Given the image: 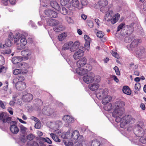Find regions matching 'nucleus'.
I'll return each instance as SVG.
<instances>
[{"label":"nucleus","mask_w":146,"mask_h":146,"mask_svg":"<svg viewBox=\"0 0 146 146\" xmlns=\"http://www.w3.org/2000/svg\"><path fill=\"white\" fill-rule=\"evenodd\" d=\"M80 45V43L78 41H75L74 44L72 45L71 47L70 48V50L72 52L75 51L77 49L79 48Z\"/></svg>","instance_id":"nucleus-25"},{"label":"nucleus","mask_w":146,"mask_h":146,"mask_svg":"<svg viewBox=\"0 0 146 146\" xmlns=\"http://www.w3.org/2000/svg\"><path fill=\"white\" fill-rule=\"evenodd\" d=\"M87 60L85 57L82 58L79 60L77 62V65L78 67H82L87 64Z\"/></svg>","instance_id":"nucleus-12"},{"label":"nucleus","mask_w":146,"mask_h":146,"mask_svg":"<svg viewBox=\"0 0 146 146\" xmlns=\"http://www.w3.org/2000/svg\"><path fill=\"white\" fill-rule=\"evenodd\" d=\"M84 48L80 47L73 55V57L74 59L77 60L82 57L84 55Z\"/></svg>","instance_id":"nucleus-4"},{"label":"nucleus","mask_w":146,"mask_h":146,"mask_svg":"<svg viewBox=\"0 0 146 146\" xmlns=\"http://www.w3.org/2000/svg\"><path fill=\"white\" fill-rule=\"evenodd\" d=\"M113 11L112 10H110L106 13L104 19L106 21H110L111 18V14H112Z\"/></svg>","instance_id":"nucleus-32"},{"label":"nucleus","mask_w":146,"mask_h":146,"mask_svg":"<svg viewBox=\"0 0 146 146\" xmlns=\"http://www.w3.org/2000/svg\"><path fill=\"white\" fill-rule=\"evenodd\" d=\"M72 4L74 7L77 8L79 7V2L78 0H72Z\"/></svg>","instance_id":"nucleus-42"},{"label":"nucleus","mask_w":146,"mask_h":146,"mask_svg":"<svg viewBox=\"0 0 146 146\" xmlns=\"http://www.w3.org/2000/svg\"><path fill=\"white\" fill-rule=\"evenodd\" d=\"M141 42V39H135L132 42L131 45L133 47L137 46L138 44Z\"/></svg>","instance_id":"nucleus-35"},{"label":"nucleus","mask_w":146,"mask_h":146,"mask_svg":"<svg viewBox=\"0 0 146 146\" xmlns=\"http://www.w3.org/2000/svg\"><path fill=\"white\" fill-rule=\"evenodd\" d=\"M50 4L52 7L56 10L60 9V6L55 0H50Z\"/></svg>","instance_id":"nucleus-22"},{"label":"nucleus","mask_w":146,"mask_h":146,"mask_svg":"<svg viewBox=\"0 0 146 146\" xmlns=\"http://www.w3.org/2000/svg\"><path fill=\"white\" fill-rule=\"evenodd\" d=\"M62 119L64 121L67 123H71L73 122L74 121V119L72 116L67 115L64 116L62 118Z\"/></svg>","instance_id":"nucleus-17"},{"label":"nucleus","mask_w":146,"mask_h":146,"mask_svg":"<svg viewBox=\"0 0 146 146\" xmlns=\"http://www.w3.org/2000/svg\"><path fill=\"white\" fill-rule=\"evenodd\" d=\"M123 121L120 124L121 128H125L126 125L127 124H132L134 123L135 120L131 115H125L122 117Z\"/></svg>","instance_id":"nucleus-1"},{"label":"nucleus","mask_w":146,"mask_h":146,"mask_svg":"<svg viewBox=\"0 0 146 146\" xmlns=\"http://www.w3.org/2000/svg\"><path fill=\"white\" fill-rule=\"evenodd\" d=\"M139 141L143 144L146 143V136L145 137L141 136L139 139Z\"/></svg>","instance_id":"nucleus-55"},{"label":"nucleus","mask_w":146,"mask_h":146,"mask_svg":"<svg viewBox=\"0 0 146 146\" xmlns=\"http://www.w3.org/2000/svg\"><path fill=\"white\" fill-rule=\"evenodd\" d=\"M22 60V57H14L12 58V61L14 64H17L21 62Z\"/></svg>","instance_id":"nucleus-26"},{"label":"nucleus","mask_w":146,"mask_h":146,"mask_svg":"<svg viewBox=\"0 0 146 146\" xmlns=\"http://www.w3.org/2000/svg\"><path fill=\"white\" fill-rule=\"evenodd\" d=\"M125 105V102L122 101H119L116 102L115 105V108L119 109L122 110H124V108H123Z\"/></svg>","instance_id":"nucleus-18"},{"label":"nucleus","mask_w":146,"mask_h":146,"mask_svg":"<svg viewBox=\"0 0 146 146\" xmlns=\"http://www.w3.org/2000/svg\"><path fill=\"white\" fill-rule=\"evenodd\" d=\"M28 72V71L25 70V72L21 69H16L13 71V73L15 75H19L21 74H26Z\"/></svg>","instance_id":"nucleus-29"},{"label":"nucleus","mask_w":146,"mask_h":146,"mask_svg":"<svg viewBox=\"0 0 146 146\" xmlns=\"http://www.w3.org/2000/svg\"><path fill=\"white\" fill-rule=\"evenodd\" d=\"M96 35L98 37L100 38H102L104 35V33L102 31H100L97 33Z\"/></svg>","instance_id":"nucleus-51"},{"label":"nucleus","mask_w":146,"mask_h":146,"mask_svg":"<svg viewBox=\"0 0 146 146\" xmlns=\"http://www.w3.org/2000/svg\"><path fill=\"white\" fill-rule=\"evenodd\" d=\"M5 60L4 57L0 55V66L2 67L5 63Z\"/></svg>","instance_id":"nucleus-50"},{"label":"nucleus","mask_w":146,"mask_h":146,"mask_svg":"<svg viewBox=\"0 0 146 146\" xmlns=\"http://www.w3.org/2000/svg\"><path fill=\"white\" fill-rule=\"evenodd\" d=\"M65 19L67 22L69 23H72V20L70 17H65Z\"/></svg>","instance_id":"nucleus-64"},{"label":"nucleus","mask_w":146,"mask_h":146,"mask_svg":"<svg viewBox=\"0 0 146 146\" xmlns=\"http://www.w3.org/2000/svg\"><path fill=\"white\" fill-rule=\"evenodd\" d=\"M84 81L86 83L88 84L92 82L95 80L93 76L90 75H86L83 77Z\"/></svg>","instance_id":"nucleus-11"},{"label":"nucleus","mask_w":146,"mask_h":146,"mask_svg":"<svg viewBox=\"0 0 146 146\" xmlns=\"http://www.w3.org/2000/svg\"><path fill=\"white\" fill-rule=\"evenodd\" d=\"M120 17V15L118 13L115 14L111 17L110 21L111 23L113 24L116 23L118 21Z\"/></svg>","instance_id":"nucleus-24"},{"label":"nucleus","mask_w":146,"mask_h":146,"mask_svg":"<svg viewBox=\"0 0 146 146\" xmlns=\"http://www.w3.org/2000/svg\"><path fill=\"white\" fill-rule=\"evenodd\" d=\"M33 95L30 93H27L23 95L22 96V100L25 102H30L33 100Z\"/></svg>","instance_id":"nucleus-8"},{"label":"nucleus","mask_w":146,"mask_h":146,"mask_svg":"<svg viewBox=\"0 0 146 146\" xmlns=\"http://www.w3.org/2000/svg\"><path fill=\"white\" fill-rule=\"evenodd\" d=\"M63 142L66 146H73V143L71 141L67 142L63 140Z\"/></svg>","instance_id":"nucleus-53"},{"label":"nucleus","mask_w":146,"mask_h":146,"mask_svg":"<svg viewBox=\"0 0 146 146\" xmlns=\"http://www.w3.org/2000/svg\"><path fill=\"white\" fill-rule=\"evenodd\" d=\"M98 4L100 7V11H102V8H105L108 4V1L106 0H100L98 2Z\"/></svg>","instance_id":"nucleus-21"},{"label":"nucleus","mask_w":146,"mask_h":146,"mask_svg":"<svg viewBox=\"0 0 146 146\" xmlns=\"http://www.w3.org/2000/svg\"><path fill=\"white\" fill-rule=\"evenodd\" d=\"M42 140L43 141H45L46 142L48 143L51 144L52 143V141H51L48 138L46 137V138H42Z\"/></svg>","instance_id":"nucleus-60"},{"label":"nucleus","mask_w":146,"mask_h":146,"mask_svg":"<svg viewBox=\"0 0 146 146\" xmlns=\"http://www.w3.org/2000/svg\"><path fill=\"white\" fill-rule=\"evenodd\" d=\"M8 38V39L11 40H13L14 36L13 34L12 33H9Z\"/></svg>","instance_id":"nucleus-63"},{"label":"nucleus","mask_w":146,"mask_h":146,"mask_svg":"<svg viewBox=\"0 0 146 146\" xmlns=\"http://www.w3.org/2000/svg\"><path fill=\"white\" fill-rule=\"evenodd\" d=\"M84 70L86 71V73H87L88 72L91 70L92 68V67L91 66L88 64H87L86 66L84 67Z\"/></svg>","instance_id":"nucleus-43"},{"label":"nucleus","mask_w":146,"mask_h":146,"mask_svg":"<svg viewBox=\"0 0 146 146\" xmlns=\"http://www.w3.org/2000/svg\"><path fill=\"white\" fill-rule=\"evenodd\" d=\"M125 23H122L120 24L117 27V31H119L121 29H123V30H124V27L125 26Z\"/></svg>","instance_id":"nucleus-49"},{"label":"nucleus","mask_w":146,"mask_h":146,"mask_svg":"<svg viewBox=\"0 0 146 146\" xmlns=\"http://www.w3.org/2000/svg\"><path fill=\"white\" fill-rule=\"evenodd\" d=\"M100 142L97 141L93 140L91 146H100Z\"/></svg>","instance_id":"nucleus-52"},{"label":"nucleus","mask_w":146,"mask_h":146,"mask_svg":"<svg viewBox=\"0 0 146 146\" xmlns=\"http://www.w3.org/2000/svg\"><path fill=\"white\" fill-rule=\"evenodd\" d=\"M99 87V85L97 83L90 84L88 86L89 88L93 91H95L97 90Z\"/></svg>","instance_id":"nucleus-27"},{"label":"nucleus","mask_w":146,"mask_h":146,"mask_svg":"<svg viewBox=\"0 0 146 146\" xmlns=\"http://www.w3.org/2000/svg\"><path fill=\"white\" fill-rule=\"evenodd\" d=\"M35 104L38 106H42L43 104V102L40 99H36L35 100Z\"/></svg>","instance_id":"nucleus-47"},{"label":"nucleus","mask_w":146,"mask_h":146,"mask_svg":"<svg viewBox=\"0 0 146 146\" xmlns=\"http://www.w3.org/2000/svg\"><path fill=\"white\" fill-rule=\"evenodd\" d=\"M133 24H131L130 25H127L124 27L125 33L127 35L131 34L133 31L134 29L133 27Z\"/></svg>","instance_id":"nucleus-13"},{"label":"nucleus","mask_w":146,"mask_h":146,"mask_svg":"<svg viewBox=\"0 0 146 146\" xmlns=\"http://www.w3.org/2000/svg\"><path fill=\"white\" fill-rule=\"evenodd\" d=\"M135 89L137 91H139L141 88V84L140 83L137 82L134 86Z\"/></svg>","instance_id":"nucleus-54"},{"label":"nucleus","mask_w":146,"mask_h":146,"mask_svg":"<svg viewBox=\"0 0 146 146\" xmlns=\"http://www.w3.org/2000/svg\"><path fill=\"white\" fill-rule=\"evenodd\" d=\"M112 98L110 96H107L102 99V103L104 105H105L110 102Z\"/></svg>","instance_id":"nucleus-33"},{"label":"nucleus","mask_w":146,"mask_h":146,"mask_svg":"<svg viewBox=\"0 0 146 146\" xmlns=\"http://www.w3.org/2000/svg\"><path fill=\"white\" fill-rule=\"evenodd\" d=\"M134 134L137 137H141L145 135L144 130L139 124L137 125L133 130Z\"/></svg>","instance_id":"nucleus-3"},{"label":"nucleus","mask_w":146,"mask_h":146,"mask_svg":"<svg viewBox=\"0 0 146 146\" xmlns=\"http://www.w3.org/2000/svg\"><path fill=\"white\" fill-rule=\"evenodd\" d=\"M54 30L56 32H59L62 31L63 29V26L62 25H60L54 28Z\"/></svg>","instance_id":"nucleus-45"},{"label":"nucleus","mask_w":146,"mask_h":146,"mask_svg":"<svg viewBox=\"0 0 146 146\" xmlns=\"http://www.w3.org/2000/svg\"><path fill=\"white\" fill-rule=\"evenodd\" d=\"M16 89L18 90H23L26 87V85L24 82H18L16 84Z\"/></svg>","instance_id":"nucleus-10"},{"label":"nucleus","mask_w":146,"mask_h":146,"mask_svg":"<svg viewBox=\"0 0 146 146\" xmlns=\"http://www.w3.org/2000/svg\"><path fill=\"white\" fill-rule=\"evenodd\" d=\"M10 129V131L12 133L16 134L19 131V129L17 125V123L15 121H13L11 123Z\"/></svg>","instance_id":"nucleus-6"},{"label":"nucleus","mask_w":146,"mask_h":146,"mask_svg":"<svg viewBox=\"0 0 146 146\" xmlns=\"http://www.w3.org/2000/svg\"><path fill=\"white\" fill-rule=\"evenodd\" d=\"M45 15L50 18H56L58 13L56 11L51 9H47L44 11Z\"/></svg>","instance_id":"nucleus-7"},{"label":"nucleus","mask_w":146,"mask_h":146,"mask_svg":"<svg viewBox=\"0 0 146 146\" xmlns=\"http://www.w3.org/2000/svg\"><path fill=\"white\" fill-rule=\"evenodd\" d=\"M81 3L82 5H86L88 3V2L87 0H81Z\"/></svg>","instance_id":"nucleus-61"},{"label":"nucleus","mask_w":146,"mask_h":146,"mask_svg":"<svg viewBox=\"0 0 146 146\" xmlns=\"http://www.w3.org/2000/svg\"><path fill=\"white\" fill-rule=\"evenodd\" d=\"M65 134H66V139H71V134L70 133V131H68Z\"/></svg>","instance_id":"nucleus-62"},{"label":"nucleus","mask_w":146,"mask_h":146,"mask_svg":"<svg viewBox=\"0 0 146 146\" xmlns=\"http://www.w3.org/2000/svg\"><path fill=\"white\" fill-rule=\"evenodd\" d=\"M27 144L29 146H39L37 143L35 141H29L27 143Z\"/></svg>","instance_id":"nucleus-44"},{"label":"nucleus","mask_w":146,"mask_h":146,"mask_svg":"<svg viewBox=\"0 0 146 146\" xmlns=\"http://www.w3.org/2000/svg\"><path fill=\"white\" fill-rule=\"evenodd\" d=\"M47 24L48 25L54 26L58 25L59 21L58 20L51 19H47L46 20Z\"/></svg>","instance_id":"nucleus-15"},{"label":"nucleus","mask_w":146,"mask_h":146,"mask_svg":"<svg viewBox=\"0 0 146 146\" xmlns=\"http://www.w3.org/2000/svg\"><path fill=\"white\" fill-rule=\"evenodd\" d=\"M122 91L124 93L127 95L131 94V90L127 86H124L123 88Z\"/></svg>","instance_id":"nucleus-28"},{"label":"nucleus","mask_w":146,"mask_h":146,"mask_svg":"<svg viewBox=\"0 0 146 146\" xmlns=\"http://www.w3.org/2000/svg\"><path fill=\"white\" fill-rule=\"evenodd\" d=\"M145 52V49L143 47H139L136 50L135 55L137 57H139L143 54Z\"/></svg>","instance_id":"nucleus-16"},{"label":"nucleus","mask_w":146,"mask_h":146,"mask_svg":"<svg viewBox=\"0 0 146 146\" xmlns=\"http://www.w3.org/2000/svg\"><path fill=\"white\" fill-rule=\"evenodd\" d=\"M12 118L9 117L5 112H2L0 113V120L4 123H9L11 121Z\"/></svg>","instance_id":"nucleus-5"},{"label":"nucleus","mask_w":146,"mask_h":146,"mask_svg":"<svg viewBox=\"0 0 146 146\" xmlns=\"http://www.w3.org/2000/svg\"><path fill=\"white\" fill-rule=\"evenodd\" d=\"M4 50H3L4 53L7 54H9L11 52V50L9 47H5L3 48Z\"/></svg>","instance_id":"nucleus-48"},{"label":"nucleus","mask_w":146,"mask_h":146,"mask_svg":"<svg viewBox=\"0 0 146 146\" xmlns=\"http://www.w3.org/2000/svg\"><path fill=\"white\" fill-rule=\"evenodd\" d=\"M84 38L86 41L84 45L85 47V48L88 50L90 48V44L91 42V38L89 36L86 35H84Z\"/></svg>","instance_id":"nucleus-14"},{"label":"nucleus","mask_w":146,"mask_h":146,"mask_svg":"<svg viewBox=\"0 0 146 146\" xmlns=\"http://www.w3.org/2000/svg\"><path fill=\"white\" fill-rule=\"evenodd\" d=\"M105 91L103 89H100L96 94L97 97L99 99H101L105 96Z\"/></svg>","instance_id":"nucleus-23"},{"label":"nucleus","mask_w":146,"mask_h":146,"mask_svg":"<svg viewBox=\"0 0 146 146\" xmlns=\"http://www.w3.org/2000/svg\"><path fill=\"white\" fill-rule=\"evenodd\" d=\"M124 110L115 108V109L112 113V116L113 117L121 116L124 113Z\"/></svg>","instance_id":"nucleus-9"},{"label":"nucleus","mask_w":146,"mask_h":146,"mask_svg":"<svg viewBox=\"0 0 146 146\" xmlns=\"http://www.w3.org/2000/svg\"><path fill=\"white\" fill-rule=\"evenodd\" d=\"M60 4L62 6L68 5L70 4V0H60Z\"/></svg>","instance_id":"nucleus-37"},{"label":"nucleus","mask_w":146,"mask_h":146,"mask_svg":"<svg viewBox=\"0 0 146 146\" xmlns=\"http://www.w3.org/2000/svg\"><path fill=\"white\" fill-rule=\"evenodd\" d=\"M20 129L21 132L22 133H24L26 131L27 128L23 125L20 126Z\"/></svg>","instance_id":"nucleus-57"},{"label":"nucleus","mask_w":146,"mask_h":146,"mask_svg":"<svg viewBox=\"0 0 146 146\" xmlns=\"http://www.w3.org/2000/svg\"><path fill=\"white\" fill-rule=\"evenodd\" d=\"M20 139L21 141L25 143L26 142L27 140V137L24 135H23L20 137Z\"/></svg>","instance_id":"nucleus-56"},{"label":"nucleus","mask_w":146,"mask_h":146,"mask_svg":"<svg viewBox=\"0 0 146 146\" xmlns=\"http://www.w3.org/2000/svg\"><path fill=\"white\" fill-rule=\"evenodd\" d=\"M73 42L72 41L68 42L64 44L62 47V50H65L68 49L72 44Z\"/></svg>","instance_id":"nucleus-30"},{"label":"nucleus","mask_w":146,"mask_h":146,"mask_svg":"<svg viewBox=\"0 0 146 146\" xmlns=\"http://www.w3.org/2000/svg\"><path fill=\"white\" fill-rule=\"evenodd\" d=\"M11 40L7 39L5 42V45H3V48H4L5 47H10L11 46L12 42H11Z\"/></svg>","instance_id":"nucleus-39"},{"label":"nucleus","mask_w":146,"mask_h":146,"mask_svg":"<svg viewBox=\"0 0 146 146\" xmlns=\"http://www.w3.org/2000/svg\"><path fill=\"white\" fill-rule=\"evenodd\" d=\"M27 139L29 140L30 141H31L35 138V136L32 134H30L28 135L27 137Z\"/></svg>","instance_id":"nucleus-59"},{"label":"nucleus","mask_w":146,"mask_h":146,"mask_svg":"<svg viewBox=\"0 0 146 146\" xmlns=\"http://www.w3.org/2000/svg\"><path fill=\"white\" fill-rule=\"evenodd\" d=\"M50 135L55 141L58 142H60V140L59 138L54 133H50Z\"/></svg>","instance_id":"nucleus-38"},{"label":"nucleus","mask_w":146,"mask_h":146,"mask_svg":"<svg viewBox=\"0 0 146 146\" xmlns=\"http://www.w3.org/2000/svg\"><path fill=\"white\" fill-rule=\"evenodd\" d=\"M24 36L21 37L20 38V45L22 46L23 47L26 45L27 43V40Z\"/></svg>","instance_id":"nucleus-34"},{"label":"nucleus","mask_w":146,"mask_h":146,"mask_svg":"<svg viewBox=\"0 0 146 146\" xmlns=\"http://www.w3.org/2000/svg\"><path fill=\"white\" fill-rule=\"evenodd\" d=\"M66 33H63L59 35L58 36V39L60 41H62L67 36Z\"/></svg>","instance_id":"nucleus-36"},{"label":"nucleus","mask_w":146,"mask_h":146,"mask_svg":"<svg viewBox=\"0 0 146 146\" xmlns=\"http://www.w3.org/2000/svg\"><path fill=\"white\" fill-rule=\"evenodd\" d=\"M71 134V140L72 141H76L77 140L80 142L82 141L83 139L82 135H80L79 132L77 130H74Z\"/></svg>","instance_id":"nucleus-2"},{"label":"nucleus","mask_w":146,"mask_h":146,"mask_svg":"<svg viewBox=\"0 0 146 146\" xmlns=\"http://www.w3.org/2000/svg\"><path fill=\"white\" fill-rule=\"evenodd\" d=\"M19 67L21 68L22 70L24 72L25 70H27V69L29 68V66L28 64L24 62H21L18 64Z\"/></svg>","instance_id":"nucleus-20"},{"label":"nucleus","mask_w":146,"mask_h":146,"mask_svg":"<svg viewBox=\"0 0 146 146\" xmlns=\"http://www.w3.org/2000/svg\"><path fill=\"white\" fill-rule=\"evenodd\" d=\"M84 70V68L78 67L76 69V73L80 75H83L87 74L86 71Z\"/></svg>","instance_id":"nucleus-31"},{"label":"nucleus","mask_w":146,"mask_h":146,"mask_svg":"<svg viewBox=\"0 0 146 146\" xmlns=\"http://www.w3.org/2000/svg\"><path fill=\"white\" fill-rule=\"evenodd\" d=\"M24 74H19L17 77V79H18V82H23V81L25 80V77L23 76V75Z\"/></svg>","instance_id":"nucleus-46"},{"label":"nucleus","mask_w":146,"mask_h":146,"mask_svg":"<svg viewBox=\"0 0 146 146\" xmlns=\"http://www.w3.org/2000/svg\"><path fill=\"white\" fill-rule=\"evenodd\" d=\"M57 11H60V13L63 15H66L68 13L67 9L64 7H62V9H61L60 7V9L59 10H57Z\"/></svg>","instance_id":"nucleus-40"},{"label":"nucleus","mask_w":146,"mask_h":146,"mask_svg":"<svg viewBox=\"0 0 146 146\" xmlns=\"http://www.w3.org/2000/svg\"><path fill=\"white\" fill-rule=\"evenodd\" d=\"M31 51L28 49L23 50L21 52V55L23 56L24 58L27 60L28 59V57L31 55Z\"/></svg>","instance_id":"nucleus-19"},{"label":"nucleus","mask_w":146,"mask_h":146,"mask_svg":"<svg viewBox=\"0 0 146 146\" xmlns=\"http://www.w3.org/2000/svg\"><path fill=\"white\" fill-rule=\"evenodd\" d=\"M104 109L108 111H110L112 108V105L111 103L106 105L104 107Z\"/></svg>","instance_id":"nucleus-41"},{"label":"nucleus","mask_w":146,"mask_h":146,"mask_svg":"<svg viewBox=\"0 0 146 146\" xmlns=\"http://www.w3.org/2000/svg\"><path fill=\"white\" fill-rule=\"evenodd\" d=\"M113 69L115 70L116 74L117 75L119 76L120 75V73L119 71V70L117 66H115L113 68Z\"/></svg>","instance_id":"nucleus-58"}]
</instances>
